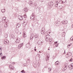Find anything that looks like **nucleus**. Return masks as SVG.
Wrapping results in <instances>:
<instances>
[{
    "instance_id": "obj_1",
    "label": "nucleus",
    "mask_w": 73,
    "mask_h": 73,
    "mask_svg": "<svg viewBox=\"0 0 73 73\" xmlns=\"http://www.w3.org/2000/svg\"><path fill=\"white\" fill-rule=\"evenodd\" d=\"M34 15H35L34 13H33L32 14V15L30 17V19H33V21H36H36L37 20L35 19H34L35 18V16H34Z\"/></svg>"
},
{
    "instance_id": "obj_2",
    "label": "nucleus",
    "mask_w": 73,
    "mask_h": 73,
    "mask_svg": "<svg viewBox=\"0 0 73 73\" xmlns=\"http://www.w3.org/2000/svg\"><path fill=\"white\" fill-rule=\"evenodd\" d=\"M67 66H68V64L67 63L65 64L64 66V68L62 70L63 72H64L65 70H66V69L68 68Z\"/></svg>"
},
{
    "instance_id": "obj_3",
    "label": "nucleus",
    "mask_w": 73,
    "mask_h": 73,
    "mask_svg": "<svg viewBox=\"0 0 73 73\" xmlns=\"http://www.w3.org/2000/svg\"><path fill=\"white\" fill-rule=\"evenodd\" d=\"M50 36L49 35H47L45 37V39H46V41H48L49 39L50 38Z\"/></svg>"
},
{
    "instance_id": "obj_4",
    "label": "nucleus",
    "mask_w": 73,
    "mask_h": 73,
    "mask_svg": "<svg viewBox=\"0 0 73 73\" xmlns=\"http://www.w3.org/2000/svg\"><path fill=\"white\" fill-rule=\"evenodd\" d=\"M45 28H42L41 30V33L42 35H45Z\"/></svg>"
},
{
    "instance_id": "obj_5",
    "label": "nucleus",
    "mask_w": 73,
    "mask_h": 73,
    "mask_svg": "<svg viewBox=\"0 0 73 73\" xmlns=\"http://www.w3.org/2000/svg\"><path fill=\"white\" fill-rule=\"evenodd\" d=\"M43 42H44V41H41V40H39L38 42V45H42V44H43Z\"/></svg>"
},
{
    "instance_id": "obj_6",
    "label": "nucleus",
    "mask_w": 73,
    "mask_h": 73,
    "mask_svg": "<svg viewBox=\"0 0 73 73\" xmlns=\"http://www.w3.org/2000/svg\"><path fill=\"white\" fill-rule=\"evenodd\" d=\"M48 5L49 6H50L51 8H52V7H53V2H49Z\"/></svg>"
},
{
    "instance_id": "obj_7",
    "label": "nucleus",
    "mask_w": 73,
    "mask_h": 73,
    "mask_svg": "<svg viewBox=\"0 0 73 73\" xmlns=\"http://www.w3.org/2000/svg\"><path fill=\"white\" fill-rule=\"evenodd\" d=\"M18 18L19 20H20V21L23 20V17L21 15H19L18 17Z\"/></svg>"
},
{
    "instance_id": "obj_8",
    "label": "nucleus",
    "mask_w": 73,
    "mask_h": 73,
    "mask_svg": "<svg viewBox=\"0 0 73 73\" xmlns=\"http://www.w3.org/2000/svg\"><path fill=\"white\" fill-rule=\"evenodd\" d=\"M60 21L57 22V21H56V22L55 23V24L56 26H59L60 25Z\"/></svg>"
},
{
    "instance_id": "obj_9",
    "label": "nucleus",
    "mask_w": 73,
    "mask_h": 73,
    "mask_svg": "<svg viewBox=\"0 0 73 73\" xmlns=\"http://www.w3.org/2000/svg\"><path fill=\"white\" fill-rule=\"evenodd\" d=\"M68 23V21L66 20H65L64 21H62V23L63 24H67Z\"/></svg>"
},
{
    "instance_id": "obj_10",
    "label": "nucleus",
    "mask_w": 73,
    "mask_h": 73,
    "mask_svg": "<svg viewBox=\"0 0 73 73\" xmlns=\"http://www.w3.org/2000/svg\"><path fill=\"white\" fill-rule=\"evenodd\" d=\"M67 67V68L68 67L69 69H70V70H72V69L73 68V65H70V66H68H68Z\"/></svg>"
},
{
    "instance_id": "obj_11",
    "label": "nucleus",
    "mask_w": 73,
    "mask_h": 73,
    "mask_svg": "<svg viewBox=\"0 0 73 73\" xmlns=\"http://www.w3.org/2000/svg\"><path fill=\"white\" fill-rule=\"evenodd\" d=\"M4 43L5 44H7H7H9V42L8 41V40H4Z\"/></svg>"
},
{
    "instance_id": "obj_12",
    "label": "nucleus",
    "mask_w": 73,
    "mask_h": 73,
    "mask_svg": "<svg viewBox=\"0 0 73 73\" xmlns=\"http://www.w3.org/2000/svg\"><path fill=\"white\" fill-rule=\"evenodd\" d=\"M20 39L18 38L17 39L15 42H16L17 43H19V42H20Z\"/></svg>"
},
{
    "instance_id": "obj_13",
    "label": "nucleus",
    "mask_w": 73,
    "mask_h": 73,
    "mask_svg": "<svg viewBox=\"0 0 73 73\" xmlns=\"http://www.w3.org/2000/svg\"><path fill=\"white\" fill-rule=\"evenodd\" d=\"M67 55L68 56H70L72 55V53L70 52H68Z\"/></svg>"
},
{
    "instance_id": "obj_14",
    "label": "nucleus",
    "mask_w": 73,
    "mask_h": 73,
    "mask_svg": "<svg viewBox=\"0 0 73 73\" xmlns=\"http://www.w3.org/2000/svg\"><path fill=\"white\" fill-rule=\"evenodd\" d=\"M58 2L57 1H56L55 3V7H57L58 6Z\"/></svg>"
},
{
    "instance_id": "obj_15",
    "label": "nucleus",
    "mask_w": 73,
    "mask_h": 73,
    "mask_svg": "<svg viewBox=\"0 0 73 73\" xmlns=\"http://www.w3.org/2000/svg\"><path fill=\"white\" fill-rule=\"evenodd\" d=\"M29 4L31 6H32V5H33V2L32 1H31L29 2Z\"/></svg>"
},
{
    "instance_id": "obj_16",
    "label": "nucleus",
    "mask_w": 73,
    "mask_h": 73,
    "mask_svg": "<svg viewBox=\"0 0 73 73\" xmlns=\"http://www.w3.org/2000/svg\"><path fill=\"white\" fill-rule=\"evenodd\" d=\"M37 39H38V40H39L40 39V36H39V34H37Z\"/></svg>"
},
{
    "instance_id": "obj_17",
    "label": "nucleus",
    "mask_w": 73,
    "mask_h": 73,
    "mask_svg": "<svg viewBox=\"0 0 73 73\" xmlns=\"http://www.w3.org/2000/svg\"><path fill=\"white\" fill-rule=\"evenodd\" d=\"M6 20V17H4L3 18V20L2 21H4V22H5L6 21H5Z\"/></svg>"
},
{
    "instance_id": "obj_18",
    "label": "nucleus",
    "mask_w": 73,
    "mask_h": 73,
    "mask_svg": "<svg viewBox=\"0 0 73 73\" xmlns=\"http://www.w3.org/2000/svg\"><path fill=\"white\" fill-rule=\"evenodd\" d=\"M20 27V24L19 23L17 24L16 25V27L17 28H19Z\"/></svg>"
},
{
    "instance_id": "obj_19",
    "label": "nucleus",
    "mask_w": 73,
    "mask_h": 73,
    "mask_svg": "<svg viewBox=\"0 0 73 73\" xmlns=\"http://www.w3.org/2000/svg\"><path fill=\"white\" fill-rule=\"evenodd\" d=\"M23 45V44H22L21 45H19L18 46V48L19 49L20 48H21L22 46Z\"/></svg>"
},
{
    "instance_id": "obj_20",
    "label": "nucleus",
    "mask_w": 73,
    "mask_h": 73,
    "mask_svg": "<svg viewBox=\"0 0 73 73\" xmlns=\"http://www.w3.org/2000/svg\"><path fill=\"white\" fill-rule=\"evenodd\" d=\"M31 45H30V44H28L26 45V46L27 48H29L30 46Z\"/></svg>"
},
{
    "instance_id": "obj_21",
    "label": "nucleus",
    "mask_w": 73,
    "mask_h": 73,
    "mask_svg": "<svg viewBox=\"0 0 73 73\" xmlns=\"http://www.w3.org/2000/svg\"><path fill=\"white\" fill-rule=\"evenodd\" d=\"M27 35H26V34L25 33V32H24L23 33V37L24 38H25V37H26Z\"/></svg>"
},
{
    "instance_id": "obj_22",
    "label": "nucleus",
    "mask_w": 73,
    "mask_h": 73,
    "mask_svg": "<svg viewBox=\"0 0 73 73\" xmlns=\"http://www.w3.org/2000/svg\"><path fill=\"white\" fill-rule=\"evenodd\" d=\"M59 62L58 61H57L55 62V64L56 65H58V64H59Z\"/></svg>"
},
{
    "instance_id": "obj_23",
    "label": "nucleus",
    "mask_w": 73,
    "mask_h": 73,
    "mask_svg": "<svg viewBox=\"0 0 73 73\" xmlns=\"http://www.w3.org/2000/svg\"><path fill=\"white\" fill-rule=\"evenodd\" d=\"M4 36L5 38H7L8 37V33H6L5 35Z\"/></svg>"
},
{
    "instance_id": "obj_24",
    "label": "nucleus",
    "mask_w": 73,
    "mask_h": 73,
    "mask_svg": "<svg viewBox=\"0 0 73 73\" xmlns=\"http://www.w3.org/2000/svg\"><path fill=\"white\" fill-rule=\"evenodd\" d=\"M11 36L12 38H15V36L14 35H13V34H11Z\"/></svg>"
},
{
    "instance_id": "obj_25",
    "label": "nucleus",
    "mask_w": 73,
    "mask_h": 73,
    "mask_svg": "<svg viewBox=\"0 0 73 73\" xmlns=\"http://www.w3.org/2000/svg\"><path fill=\"white\" fill-rule=\"evenodd\" d=\"M34 8H36L37 7V3H34Z\"/></svg>"
},
{
    "instance_id": "obj_26",
    "label": "nucleus",
    "mask_w": 73,
    "mask_h": 73,
    "mask_svg": "<svg viewBox=\"0 0 73 73\" xmlns=\"http://www.w3.org/2000/svg\"><path fill=\"white\" fill-rule=\"evenodd\" d=\"M6 58V56H3L1 58L2 60H3V59H5Z\"/></svg>"
},
{
    "instance_id": "obj_27",
    "label": "nucleus",
    "mask_w": 73,
    "mask_h": 73,
    "mask_svg": "<svg viewBox=\"0 0 73 73\" xmlns=\"http://www.w3.org/2000/svg\"><path fill=\"white\" fill-rule=\"evenodd\" d=\"M33 37H34V36L33 35H31V36L30 40H33Z\"/></svg>"
},
{
    "instance_id": "obj_28",
    "label": "nucleus",
    "mask_w": 73,
    "mask_h": 73,
    "mask_svg": "<svg viewBox=\"0 0 73 73\" xmlns=\"http://www.w3.org/2000/svg\"><path fill=\"white\" fill-rule=\"evenodd\" d=\"M24 11V12H26L27 11H28V10L27 9L25 8V9H23Z\"/></svg>"
},
{
    "instance_id": "obj_29",
    "label": "nucleus",
    "mask_w": 73,
    "mask_h": 73,
    "mask_svg": "<svg viewBox=\"0 0 73 73\" xmlns=\"http://www.w3.org/2000/svg\"><path fill=\"white\" fill-rule=\"evenodd\" d=\"M62 3H66V0H62Z\"/></svg>"
},
{
    "instance_id": "obj_30",
    "label": "nucleus",
    "mask_w": 73,
    "mask_h": 73,
    "mask_svg": "<svg viewBox=\"0 0 73 73\" xmlns=\"http://www.w3.org/2000/svg\"><path fill=\"white\" fill-rule=\"evenodd\" d=\"M59 4H63V3H62V0H60L59 2Z\"/></svg>"
},
{
    "instance_id": "obj_31",
    "label": "nucleus",
    "mask_w": 73,
    "mask_h": 73,
    "mask_svg": "<svg viewBox=\"0 0 73 73\" xmlns=\"http://www.w3.org/2000/svg\"><path fill=\"white\" fill-rule=\"evenodd\" d=\"M4 27L5 28H7V27H8V25L7 24H5L4 25Z\"/></svg>"
},
{
    "instance_id": "obj_32",
    "label": "nucleus",
    "mask_w": 73,
    "mask_h": 73,
    "mask_svg": "<svg viewBox=\"0 0 73 73\" xmlns=\"http://www.w3.org/2000/svg\"><path fill=\"white\" fill-rule=\"evenodd\" d=\"M5 9H2L1 10V11L3 12H3H5Z\"/></svg>"
},
{
    "instance_id": "obj_33",
    "label": "nucleus",
    "mask_w": 73,
    "mask_h": 73,
    "mask_svg": "<svg viewBox=\"0 0 73 73\" xmlns=\"http://www.w3.org/2000/svg\"><path fill=\"white\" fill-rule=\"evenodd\" d=\"M24 17V18H26L27 17V15H26V14H24L23 16Z\"/></svg>"
},
{
    "instance_id": "obj_34",
    "label": "nucleus",
    "mask_w": 73,
    "mask_h": 73,
    "mask_svg": "<svg viewBox=\"0 0 73 73\" xmlns=\"http://www.w3.org/2000/svg\"><path fill=\"white\" fill-rule=\"evenodd\" d=\"M49 57L48 56H47L46 58V59L47 60H49Z\"/></svg>"
},
{
    "instance_id": "obj_35",
    "label": "nucleus",
    "mask_w": 73,
    "mask_h": 73,
    "mask_svg": "<svg viewBox=\"0 0 73 73\" xmlns=\"http://www.w3.org/2000/svg\"><path fill=\"white\" fill-rule=\"evenodd\" d=\"M48 41H52V39H50V38Z\"/></svg>"
},
{
    "instance_id": "obj_36",
    "label": "nucleus",
    "mask_w": 73,
    "mask_h": 73,
    "mask_svg": "<svg viewBox=\"0 0 73 73\" xmlns=\"http://www.w3.org/2000/svg\"><path fill=\"white\" fill-rule=\"evenodd\" d=\"M24 22L23 23V24H25L26 23H27V21H24Z\"/></svg>"
},
{
    "instance_id": "obj_37",
    "label": "nucleus",
    "mask_w": 73,
    "mask_h": 73,
    "mask_svg": "<svg viewBox=\"0 0 73 73\" xmlns=\"http://www.w3.org/2000/svg\"><path fill=\"white\" fill-rule=\"evenodd\" d=\"M51 70V68H48V71L49 72H50Z\"/></svg>"
},
{
    "instance_id": "obj_38",
    "label": "nucleus",
    "mask_w": 73,
    "mask_h": 73,
    "mask_svg": "<svg viewBox=\"0 0 73 73\" xmlns=\"http://www.w3.org/2000/svg\"><path fill=\"white\" fill-rule=\"evenodd\" d=\"M10 69H11V70H13V68L12 67H10Z\"/></svg>"
},
{
    "instance_id": "obj_39",
    "label": "nucleus",
    "mask_w": 73,
    "mask_h": 73,
    "mask_svg": "<svg viewBox=\"0 0 73 73\" xmlns=\"http://www.w3.org/2000/svg\"><path fill=\"white\" fill-rule=\"evenodd\" d=\"M71 40H73V36H72L71 38H70Z\"/></svg>"
},
{
    "instance_id": "obj_40",
    "label": "nucleus",
    "mask_w": 73,
    "mask_h": 73,
    "mask_svg": "<svg viewBox=\"0 0 73 73\" xmlns=\"http://www.w3.org/2000/svg\"><path fill=\"white\" fill-rule=\"evenodd\" d=\"M0 51L1 52L2 51V48L0 47Z\"/></svg>"
},
{
    "instance_id": "obj_41",
    "label": "nucleus",
    "mask_w": 73,
    "mask_h": 73,
    "mask_svg": "<svg viewBox=\"0 0 73 73\" xmlns=\"http://www.w3.org/2000/svg\"><path fill=\"white\" fill-rule=\"evenodd\" d=\"M38 10L39 12H40V8H38Z\"/></svg>"
},
{
    "instance_id": "obj_42",
    "label": "nucleus",
    "mask_w": 73,
    "mask_h": 73,
    "mask_svg": "<svg viewBox=\"0 0 73 73\" xmlns=\"http://www.w3.org/2000/svg\"><path fill=\"white\" fill-rule=\"evenodd\" d=\"M58 46V44H57L56 45H55V46H56V47H57V46Z\"/></svg>"
},
{
    "instance_id": "obj_43",
    "label": "nucleus",
    "mask_w": 73,
    "mask_h": 73,
    "mask_svg": "<svg viewBox=\"0 0 73 73\" xmlns=\"http://www.w3.org/2000/svg\"><path fill=\"white\" fill-rule=\"evenodd\" d=\"M60 31H64V29H60Z\"/></svg>"
},
{
    "instance_id": "obj_44",
    "label": "nucleus",
    "mask_w": 73,
    "mask_h": 73,
    "mask_svg": "<svg viewBox=\"0 0 73 73\" xmlns=\"http://www.w3.org/2000/svg\"><path fill=\"white\" fill-rule=\"evenodd\" d=\"M62 34L63 35H64V36H65V33L64 32H63V33H62Z\"/></svg>"
},
{
    "instance_id": "obj_45",
    "label": "nucleus",
    "mask_w": 73,
    "mask_h": 73,
    "mask_svg": "<svg viewBox=\"0 0 73 73\" xmlns=\"http://www.w3.org/2000/svg\"><path fill=\"white\" fill-rule=\"evenodd\" d=\"M58 42L56 41L54 42V44H57Z\"/></svg>"
},
{
    "instance_id": "obj_46",
    "label": "nucleus",
    "mask_w": 73,
    "mask_h": 73,
    "mask_svg": "<svg viewBox=\"0 0 73 73\" xmlns=\"http://www.w3.org/2000/svg\"><path fill=\"white\" fill-rule=\"evenodd\" d=\"M72 59H73L71 58V59L70 60V61H71V62H72Z\"/></svg>"
},
{
    "instance_id": "obj_47",
    "label": "nucleus",
    "mask_w": 73,
    "mask_h": 73,
    "mask_svg": "<svg viewBox=\"0 0 73 73\" xmlns=\"http://www.w3.org/2000/svg\"><path fill=\"white\" fill-rule=\"evenodd\" d=\"M0 55L2 56H3V54H2V53H0Z\"/></svg>"
},
{
    "instance_id": "obj_48",
    "label": "nucleus",
    "mask_w": 73,
    "mask_h": 73,
    "mask_svg": "<svg viewBox=\"0 0 73 73\" xmlns=\"http://www.w3.org/2000/svg\"><path fill=\"white\" fill-rule=\"evenodd\" d=\"M35 37L36 38H37V35H35Z\"/></svg>"
},
{
    "instance_id": "obj_49",
    "label": "nucleus",
    "mask_w": 73,
    "mask_h": 73,
    "mask_svg": "<svg viewBox=\"0 0 73 73\" xmlns=\"http://www.w3.org/2000/svg\"><path fill=\"white\" fill-rule=\"evenodd\" d=\"M11 66V65H10L9 66V68H11V66Z\"/></svg>"
},
{
    "instance_id": "obj_50",
    "label": "nucleus",
    "mask_w": 73,
    "mask_h": 73,
    "mask_svg": "<svg viewBox=\"0 0 73 73\" xmlns=\"http://www.w3.org/2000/svg\"><path fill=\"white\" fill-rule=\"evenodd\" d=\"M38 66H39V65H40V63H38Z\"/></svg>"
},
{
    "instance_id": "obj_51",
    "label": "nucleus",
    "mask_w": 73,
    "mask_h": 73,
    "mask_svg": "<svg viewBox=\"0 0 73 73\" xmlns=\"http://www.w3.org/2000/svg\"><path fill=\"white\" fill-rule=\"evenodd\" d=\"M23 70V71H24V72H22V73H25V71H24V70Z\"/></svg>"
},
{
    "instance_id": "obj_52",
    "label": "nucleus",
    "mask_w": 73,
    "mask_h": 73,
    "mask_svg": "<svg viewBox=\"0 0 73 73\" xmlns=\"http://www.w3.org/2000/svg\"><path fill=\"white\" fill-rule=\"evenodd\" d=\"M18 9H19V7H17V10H18Z\"/></svg>"
},
{
    "instance_id": "obj_53",
    "label": "nucleus",
    "mask_w": 73,
    "mask_h": 73,
    "mask_svg": "<svg viewBox=\"0 0 73 73\" xmlns=\"http://www.w3.org/2000/svg\"><path fill=\"white\" fill-rule=\"evenodd\" d=\"M64 54H65V53H65V50H64Z\"/></svg>"
},
{
    "instance_id": "obj_54",
    "label": "nucleus",
    "mask_w": 73,
    "mask_h": 73,
    "mask_svg": "<svg viewBox=\"0 0 73 73\" xmlns=\"http://www.w3.org/2000/svg\"><path fill=\"white\" fill-rule=\"evenodd\" d=\"M36 49H34V50H35V51H36Z\"/></svg>"
},
{
    "instance_id": "obj_55",
    "label": "nucleus",
    "mask_w": 73,
    "mask_h": 73,
    "mask_svg": "<svg viewBox=\"0 0 73 73\" xmlns=\"http://www.w3.org/2000/svg\"><path fill=\"white\" fill-rule=\"evenodd\" d=\"M68 46H70V44H68Z\"/></svg>"
},
{
    "instance_id": "obj_56",
    "label": "nucleus",
    "mask_w": 73,
    "mask_h": 73,
    "mask_svg": "<svg viewBox=\"0 0 73 73\" xmlns=\"http://www.w3.org/2000/svg\"><path fill=\"white\" fill-rule=\"evenodd\" d=\"M72 28H73V25H72Z\"/></svg>"
},
{
    "instance_id": "obj_57",
    "label": "nucleus",
    "mask_w": 73,
    "mask_h": 73,
    "mask_svg": "<svg viewBox=\"0 0 73 73\" xmlns=\"http://www.w3.org/2000/svg\"><path fill=\"white\" fill-rule=\"evenodd\" d=\"M46 67H47L46 66H45L44 67V68H46Z\"/></svg>"
},
{
    "instance_id": "obj_58",
    "label": "nucleus",
    "mask_w": 73,
    "mask_h": 73,
    "mask_svg": "<svg viewBox=\"0 0 73 73\" xmlns=\"http://www.w3.org/2000/svg\"><path fill=\"white\" fill-rule=\"evenodd\" d=\"M68 48H69V46H68Z\"/></svg>"
},
{
    "instance_id": "obj_59",
    "label": "nucleus",
    "mask_w": 73,
    "mask_h": 73,
    "mask_svg": "<svg viewBox=\"0 0 73 73\" xmlns=\"http://www.w3.org/2000/svg\"><path fill=\"white\" fill-rule=\"evenodd\" d=\"M23 70L22 71H21V72H23Z\"/></svg>"
},
{
    "instance_id": "obj_60",
    "label": "nucleus",
    "mask_w": 73,
    "mask_h": 73,
    "mask_svg": "<svg viewBox=\"0 0 73 73\" xmlns=\"http://www.w3.org/2000/svg\"><path fill=\"white\" fill-rule=\"evenodd\" d=\"M0 57H2V56H1V55H0Z\"/></svg>"
},
{
    "instance_id": "obj_61",
    "label": "nucleus",
    "mask_w": 73,
    "mask_h": 73,
    "mask_svg": "<svg viewBox=\"0 0 73 73\" xmlns=\"http://www.w3.org/2000/svg\"><path fill=\"white\" fill-rule=\"evenodd\" d=\"M35 41H36V38L35 39Z\"/></svg>"
},
{
    "instance_id": "obj_62",
    "label": "nucleus",
    "mask_w": 73,
    "mask_h": 73,
    "mask_svg": "<svg viewBox=\"0 0 73 73\" xmlns=\"http://www.w3.org/2000/svg\"><path fill=\"white\" fill-rule=\"evenodd\" d=\"M36 58H36V57H35V59H36Z\"/></svg>"
},
{
    "instance_id": "obj_63",
    "label": "nucleus",
    "mask_w": 73,
    "mask_h": 73,
    "mask_svg": "<svg viewBox=\"0 0 73 73\" xmlns=\"http://www.w3.org/2000/svg\"><path fill=\"white\" fill-rule=\"evenodd\" d=\"M39 53H41V52L40 51H39Z\"/></svg>"
},
{
    "instance_id": "obj_64",
    "label": "nucleus",
    "mask_w": 73,
    "mask_h": 73,
    "mask_svg": "<svg viewBox=\"0 0 73 73\" xmlns=\"http://www.w3.org/2000/svg\"><path fill=\"white\" fill-rule=\"evenodd\" d=\"M48 50H50V49L48 48Z\"/></svg>"
}]
</instances>
